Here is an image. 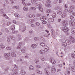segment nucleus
I'll return each instance as SVG.
<instances>
[{
	"instance_id": "46",
	"label": "nucleus",
	"mask_w": 75,
	"mask_h": 75,
	"mask_svg": "<svg viewBox=\"0 0 75 75\" xmlns=\"http://www.w3.org/2000/svg\"><path fill=\"white\" fill-rule=\"evenodd\" d=\"M22 4H23V5H24V6H27V4H25L24 1H22Z\"/></svg>"
},
{
	"instance_id": "8",
	"label": "nucleus",
	"mask_w": 75,
	"mask_h": 75,
	"mask_svg": "<svg viewBox=\"0 0 75 75\" xmlns=\"http://www.w3.org/2000/svg\"><path fill=\"white\" fill-rule=\"evenodd\" d=\"M57 14L61 15L62 14V9H60L59 10H58L57 11Z\"/></svg>"
},
{
	"instance_id": "11",
	"label": "nucleus",
	"mask_w": 75,
	"mask_h": 75,
	"mask_svg": "<svg viewBox=\"0 0 75 75\" xmlns=\"http://www.w3.org/2000/svg\"><path fill=\"white\" fill-rule=\"evenodd\" d=\"M46 20V18L44 16H42L40 17V20L41 21H44Z\"/></svg>"
},
{
	"instance_id": "24",
	"label": "nucleus",
	"mask_w": 75,
	"mask_h": 75,
	"mask_svg": "<svg viewBox=\"0 0 75 75\" xmlns=\"http://www.w3.org/2000/svg\"><path fill=\"white\" fill-rule=\"evenodd\" d=\"M39 52L40 54H44V51L43 50H41Z\"/></svg>"
},
{
	"instance_id": "12",
	"label": "nucleus",
	"mask_w": 75,
	"mask_h": 75,
	"mask_svg": "<svg viewBox=\"0 0 75 75\" xmlns=\"http://www.w3.org/2000/svg\"><path fill=\"white\" fill-rule=\"evenodd\" d=\"M71 32L72 34H74L75 33V28H72L71 30Z\"/></svg>"
},
{
	"instance_id": "52",
	"label": "nucleus",
	"mask_w": 75,
	"mask_h": 75,
	"mask_svg": "<svg viewBox=\"0 0 75 75\" xmlns=\"http://www.w3.org/2000/svg\"><path fill=\"white\" fill-rule=\"evenodd\" d=\"M21 52H23V53H25V50L24 49H22L21 50Z\"/></svg>"
},
{
	"instance_id": "14",
	"label": "nucleus",
	"mask_w": 75,
	"mask_h": 75,
	"mask_svg": "<svg viewBox=\"0 0 75 75\" xmlns=\"http://www.w3.org/2000/svg\"><path fill=\"white\" fill-rule=\"evenodd\" d=\"M66 42H67V43L69 45L71 44V41L69 40H66Z\"/></svg>"
},
{
	"instance_id": "3",
	"label": "nucleus",
	"mask_w": 75,
	"mask_h": 75,
	"mask_svg": "<svg viewBox=\"0 0 75 75\" xmlns=\"http://www.w3.org/2000/svg\"><path fill=\"white\" fill-rule=\"evenodd\" d=\"M34 21V20L33 19H28L27 21V23L29 24H31Z\"/></svg>"
},
{
	"instance_id": "44",
	"label": "nucleus",
	"mask_w": 75,
	"mask_h": 75,
	"mask_svg": "<svg viewBox=\"0 0 75 75\" xmlns=\"http://www.w3.org/2000/svg\"><path fill=\"white\" fill-rule=\"evenodd\" d=\"M63 22H64V23H65L66 25H67L68 23V22L67 21H63Z\"/></svg>"
},
{
	"instance_id": "60",
	"label": "nucleus",
	"mask_w": 75,
	"mask_h": 75,
	"mask_svg": "<svg viewBox=\"0 0 75 75\" xmlns=\"http://www.w3.org/2000/svg\"><path fill=\"white\" fill-rule=\"evenodd\" d=\"M11 3H14V0H11Z\"/></svg>"
},
{
	"instance_id": "55",
	"label": "nucleus",
	"mask_w": 75,
	"mask_h": 75,
	"mask_svg": "<svg viewBox=\"0 0 75 75\" xmlns=\"http://www.w3.org/2000/svg\"><path fill=\"white\" fill-rule=\"evenodd\" d=\"M36 67L37 68H41V66L40 65H36Z\"/></svg>"
},
{
	"instance_id": "51",
	"label": "nucleus",
	"mask_w": 75,
	"mask_h": 75,
	"mask_svg": "<svg viewBox=\"0 0 75 75\" xmlns=\"http://www.w3.org/2000/svg\"><path fill=\"white\" fill-rule=\"evenodd\" d=\"M5 31L6 33H9V30L7 28H5Z\"/></svg>"
},
{
	"instance_id": "18",
	"label": "nucleus",
	"mask_w": 75,
	"mask_h": 75,
	"mask_svg": "<svg viewBox=\"0 0 75 75\" xmlns=\"http://www.w3.org/2000/svg\"><path fill=\"white\" fill-rule=\"evenodd\" d=\"M28 17L30 18H33L35 17V16L32 15L31 14H29L28 15Z\"/></svg>"
},
{
	"instance_id": "6",
	"label": "nucleus",
	"mask_w": 75,
	"mask_h": 75,
	"mask_svg": "<svg viewBox=\"0 0 75 75\" xmlns=\"http://www.w3.org/2000/svg\"><path fill=\"white\" fill-rule=\"evenodd\" d=\"M69 24L70 25H73V26L75 25V22L72 21H70L69 22Z\"/></svg>"
},
{
	"instance_id": "43",
	"label": "nucleus",
	"mask_w": 75,
	"mask_h": 75,
	"mask_svg": "<svg viewBox=\"0 0 75 75\" xmlns=\"http://www.w3.org/2000/svg\"><path fill=\"white\" fill-rule=\"evenodd\" d=\"M25 30H26V28H25V27H24L22 29V32H24V31H25Z\"/></svg>"
},
{
	"instance_id": "10",
	"label": "nucleus",
	"mask_w": 75,
	"mask_h": 75,
	"mask_svg": "<svg viewBox=\"0 0 75 75\" xmlns=\"http://www.w3.org/2000/svg\"><path fill=\"white\" fill-rule=\"evenodd\" d=\"M18 39L19 40H21L22 39V37H21V36L20 34H18Z\"/></svg>"
},
{
	"instance_id": "34",
	"label": "nucleus",
	"mask_w": 75,
	"mask_h": 75,
	"mask_svg": "<svg viewBox=\"0 0 75 75\" xmlns=\"http://www.w3.org/2000/svg\"><path fill=\"white\" fill-rule=\"evenodd\" d=\"M70 8L71 10H73L74 8V6L71 5L70 6Z\"/></svg>"
},
{
	"instance_id": "54",
	"label": "nucleus",
	"mask_w": 75,
	"mask_h": 75,
	"mask_svg": "<svg viewBox=\"0 0 75 75\" xmlns=\"http://www.w3.org/2000/svg\"><path fill=\"white\" fill-rule=\"evenodd\" d=\"M6 48L8 50H11V48L10 47H7Z\"/></svg>"
},
{
	"instance_id": "38",
	"label": "nucleus",
	"mask_w": 75,
	"mask_h": 75,
	"mask_svg": "<svg viewBox=\"0 0 75 75\" xmlns=\"http://www.w3.org/2000/svg\"><path fill=\"white\" fill-rule=\"evenodd\" d=\"M69 13H73V9H69Z\"/></svg>"
},
{
	"instance_id": "53",
	"label": "nucleus",
	"mask_w": 75,
	"mask_h": 75,
	"mask_svg": "<svg viewBox=\"0 0 75 75\" xmlns=\"http://www.w3.org/2000/svg\"><path fill=\"white\" fill-rule=\"evenodd\" d=\"M36 25H37V26H39V25H40V23L38 22H36Z\"/></svg>"
},
{
	"instance_id": "36",
	"label": "nucleus",
	"mask_w": 75,
	"mask_h": 75,
	"mask_svg": "<svg viewBox=\"0 0 75 75\" xmlns=\"http://www.w3.org/2000/svg\"><path fill=\"white\" fill-rule=\"evenodd\" d=\"M39 10H40V11L42 12V11L43 10V9L42 8V7H41V6H40L39 8Z\"/></svg>"
},
{
	"instance_id": "61",
	"label": "nucleus",
	"mask_w": 75,
	"mask_h": 75,
	"mask_svg": "<svg viewBox=\"0 0 75 75\" xmlns=\"http://www.w3.org/2000/svg\"><path fill=\"white\" fill-rule=\"evenodd\" d=\"M31 8L33 10H36V8H35L34 7H32Z\"/></svg>"
},
{
	"instance_id": "13",
	"label": "nucleus",
	"mask_w": 75,
	"mask_h": 75,
	"mask_svg": "<svg viewBox=\"0 0 75 75\" xmlns=\"http://www.w3.org/2000/svg\"><path fill=\"white\" fill-rule=\"evenodd\" d=\"M48 21L49 22H52L54 21V18H49Z\"/></svg>"
},
{
	"instance_id": "62",
	"label": "nucleus",
	"mask_w": 75,
	"mask_h": 75,
	"mask_svg": "<svg viewBox=\"0 0 75 75\" xmlns=\"http://www.w3.org/2000/svg\"><path fill=\"white\" fill-rule=\"evenodd\" d=\"M64 7L65 8H68V5L67 4H65L64 5Z\"/></svg>"
},
{
	"instance_id": "33",
	"label": "nucleus",
	"mask_w": 75,
	"mask_h": 75,
	"mask_svg": "<svg viewBox=\"0 0 75 75\" xmlns=\"http://www.w3.org/2000/svg\"><path fill=\"white\" fill-rule=\"evenodd\" d=\"M70 18L71 20H74V18L72 16H70Z\"/></svg>"
},
{
	"instance_id": "32",
	"label": "nucleus",
	"mask_w": 75,
	"mask_h": 75,
	"mask_svg": "<svg viewBox=\"0 0 75 75\" xmlns=\"http://www.w3.org/2000/svg\"><path fill=\"white\" fill-rule=\"evenodd\" d=\"M21 75H25V72L24 71H21Z\"/></svg>"
},
{
	"instance_id": "2",
	"label": "nucleus",
	"mask_w": 75,
	"mask_h": 75,
	"mask_svg": "<svg viewBox=\"0 0 75 75\" xmlns=\"http://www.w3.org/2000/svg\"><path fill=\"white\" fill-rule=\"evenodd\" d=\"M68 28L66 26H64L62 28V30L65 33H67L68 31Z\"/></svg>"
},
{
	"instance_id": "16",
	"label": "nucleus",
	"mask_w": 75,
	"mask_h": 75,
	"mask_svg": "<svg viewBox=\"0 0 75 75\" xmlns=\"http://www.w3.org/2000/svg\"><path fill=\"white\" fill-rule=\"evenodd\" d=\"M45 51L47 52V51H48V50H49V47L47 46H46L45 47Z\"/></svg>"
},
{
	"instance_id": "47",
	"label": "nucleus",
	"mask_w": 75,
	"mask_h": 75,
	"mask_svg": "<svg viewBox=\"0 0 75 75\" xmlns=\"http://www.w3.org/2000/svg\"><path fill=\"white\" fill-rule=\"evenodd\" d=\"M10 24H11V22H8L7 23L6 25H7V26H8L10 25Z\"/></svg>"
},
{
	"instance_id": "39",
	"label": "nucleus",
	"mask_w": 75,
	"mask_h": 75,
	"mask_svg": "<svg viewBox=\"0 0 75 75\" xmlns=\"http://www.w3.org/2000/svg\"><path fill=\"white\" fill-rule=\"evenodd\" d=\"M34 39L35 41H38V40H40V38H39L35 37L34 38Z\"/></svg>"
},
{
	"instance_id": "27",
	"label": "nucleus",
	"mask_w": 75,
	"mask_h": 75,
	"mask_svg": "<svg viewBox=\"0 0 75 75\" xmlns=\"http://www.w3.org/2000/svg\"><path fill=\"white\" fill-rule=\"evenodd\" d=\"M36 71L37 73L38 74H42V71H40L39 70H37Z\"/></svg>"
},
{
	"instance_id": "29",
	"label": "nucleus",
	"mask_w": 75,
	"mask_h": 75,
	"mask_svg": "<svg viewBox=\"0 0 75 75\" xmlns=\"http://www.w3.org/2000/svg\"><path fill=\"white\" fill-rule=\"evenodd\" d=\"M71 70L73 72H75V67H71Z\"/></svg>"
},
{
	"instance_id": "45",
	"label": "nucleus",
	"mask_w": 75,
	"mask_h": 75,
	"mask_svg": "<svg viewBox=\"0 0 75 75\" xmlns=\"http://www.w3.org/2000/svg\"><path fill=\"white\" fill-rule=\"evenodd\" d=\"M17 48L18 49H21V46L20 45H18V46H17Z\"/></svg>"
},
{
	"instance_id": "20",
	"label": "nucleus",
	"mask_w": 75,
	"mask_h": 75,
	"mask_svg": "<svg viewBox=\"0 0 75 75\" xmlns=\"http://www.w3.org/2000/svg\"><path fill=\"white\" fill-rule=\"evenodd\" d=\"M35 6L36 7L39 8L40 7H41V5L39 4H35Z\"/></svg>"
},
{
	"instance_id": "26",
	"label": "nucleus",
	"mask_w": 75,
	"mask_h": 75,
	"mask_svg": "<svg viewBox=\"0 0 75 75\" xmlns=\"http://www.w3.org/2000/svg\"><path fill=\"white\" fill-rule=\"evenodd\" d=\"M51 62L52 63V64H55L56 63L55 61V60L52 59L51 60Z\"/></svg>"
},
{
	"instance_id": "9",
	"label": "nucleus",
	"mask_w": 75,
	"mask_h": 75,
	"mask_svg": "<svg viewBox=\"0 0 75 75\" xmlns=\"http://www.w3.org/2000/svg\"><path fill=\"white\" fill-rule=\"evenodd\" d=\"M10 53H5L4 54V57L5 58H7V57H8L10 55Z\"/></svg>"
},
{
	"instance_id": "5",
	"label": "nucleus",
	"mask_w": 75,
	"mask_h": 75,
	"mask_svg": "<svg viewBox=\"0 0 75 75\" xmlns=\"http://www.w3.org/2000/svg\"><path fill=\"white\" fill-rule=\"evenodd\" d=\"M69 38L71 40V42H72L73 43L75 42V39H74V38H73V37L70 36Z\"/></svg>"
},
{
	"instance_id": "58",
	"label": "nucleus",
	"mask_w": 75,
	"mask_h": 75,
	"mask_svg": "<svg viewBox=\"0 0 75 75\" xmlns=\"http://www.w3.org/2000/svg\"><path fill=\"white\" fill-rule=\"evenodd\" d=\"M61 17L62 18H64V17H65V14H63L62 15Z\"/></svg>"
},
{
	"instance_id": "42",
	"label": "nucleus",
	"mask_w": 75,
	"mask_h": 75,
	"mask_svg": "<svg viewBox=\"0 0 75 75\" xmlns=\"http://www.w3.org/2000/svg\"><path fill=\"white\" fill-rule=\"evenodd\" d=\"M51 10L50 9H47L46 11V12L47 13H51Z\"/></svg>"
},
{
	"instance_id": "28",
	"label": "nucleus",
	"mask_w": 75,
	"mask_h": 75,
	"mask_svg": "<svg viewBox=\"0 0 75 75\" xmlns=\"http://www.w3.org/2000/svg\"><path fill=\"white\" fill-rule=\"evenodd\" d=\"M11 56L13 57H16V54L14 53H12L11 54Z\"/></svg>"
},
{
	"instance_id": "63",
	"label": "nucleus",
	"mask_w": 75,
	"mask_h": 75,
	"mask_svg": "<svg viewBox=\"0 0 75 75\" xmlns=\"http://www.w3.org/2000/svg\"><path fill=\"white\" fill-rule=\"evenodd\" d=\"M13 23L14 24H17V22H16V21L14 20L13 21Z\"/></svg>"
},
{
	"instance_id": "48",
	"label": "nucleus",
	"mask_w": 75,
	"mask_h": 75,
	"mask_svg": "<svg viewBox=\"0 0 75 75\" xmlns=\"http://www.w3.org/2000/svg\"><path fill=\"white\" fill-rule=\"evenodd\" d=\"M43 21L42 22V24H47V21H45V20Z\"/></svg>"
},
{
	"instance_id": "30",
	"label": "nucleus",
	"mask_w": 75,
	"mask_h": 75,
	"mask_svg": "<svg viewBox=\"0 0 75 75\" xmlns=\"http://www.w3.org/2000/svg\"><path fill=\"white\" fill-rule=\"evenodd\" d=\"M35 62L36 64H38L39 62V60L37 59H35Z\"/></svg>"
},
{
	"instance_id": "22",
	"label": "nucleus",
	"mask_w": 75,
	"mask_h": 75,
	"mask_svg": "<svg viewBox=\"0 0 75 75\" xmlns=\"http://www.w3.org/2000/svg\"><path fill=\"white\" fill-rule=\"evenodd\" d=\"M62 45L63 47H66L67 45V44L65 42H63L62 43Z\"/></svg>"
},
{
	"instance_id": "25",
	"label": "nucleus",
	"mask_w": 75,
	"mask_h": 75,
	"mask_svg": "<svg viewBox=\"0 0 75 75\" xmlns=\"http://www.w3.org/2000/svg\"><path fill=\"white\" fill-rule=\"evenodd\" d=\"M31 47L32 48H35V47H37V45L36 44H32L31 45Z\"/></svg>"
},
{
	"instance_id": "41",
	"label": "nucleus",
	"mask_w": 75,
	"mask_h": 75,
	"mask_svg": "<svg viewBox=\"0 0 75 75\" xmlns=\"http://www.w3.org/2000/svg\"><path fill=\"white\" fill-rule=\"evenodd\" d=\"M52 16L53 17V18H55L56 17V14L54 13L52 14Z\"/></svg>"
},
{
	"instance_id": "21",
	"label": "nucleus",
	"mask_w": 75,
	"mask_h": 75,
	"mask_svg": "<svg viewBox=\"0 0 75 75\" xmlns=\"http://www.w3.org/2000/svg\"><path fill=\"white\" fill-rule=\"evenodd\" d=\"M10 38H11V36H8L7 38V41L8 42H10Z\"/></svg>"
},
{
	"instance_id": "59",
	"label": "nucleus",
	"mask_w": 75,
	"mask_h": 75,
	"mask_svg": "<svg viewBox=\"0 0 75 75\" xmlns=\"http://www.w3.org/2000/svg\"><path fill=\"white\" fill-rule=\"evenodd\" d=\"M15 8H16V9H18V8H19V6H15Z\"/></svg>"
},
{
	"instance_id": "7",
	"label": "nucleus",
	"mask_w": 75,
	"mask_h": 75,
	"mask_svg": "<svg viewBox=\"0 0 75 75\" xmlns=\"http://www.w3.org/2000/svg\"><path fill=\"white\" fill-rule=\"evenodd\" d=\"M15 25H12L11 27V30H12V33H13V34H14V33H16V32L15 31H13L14 29H15V27H14Z\"/></svg>"
},
{
	"instance_id": "31",
	"label": "nucleus",
	"mask_w": 75,
	"mask_h": 75,
	"mask_svg": "<svg viewBox=\"0 0 75 75\" xmlns=\"http://www.w3.org/2000/svg\"><path fill=\"white\" fill-rule=\"evenodd\" d=\"M14 16L16 17H20V15L17 13H15L14 14Z\"/></svg>"
},
{
	"instance_id": "4",
	"label": "nucleus",
	"mask_w": 75,
	"mask_h": 75,
	"mask_svg": "<svg viewBox=\"0 0 75 75\" xmlns=\"http://www.w3.org/2000/svg\"><path fill=\"white\" fill-rule=\"evenodd\" d=\"M55 71H56V70H55V67L54 66H52V70L51 72L53 74L54 73H55Z\"/></svg>"
},
{
	"instance_id": "50",
	"label": "nucleus",
	"mask_w": 75,
	"mask_h": 75,
	"mask_svg": "<svg viewBox=\"0 0 75 75\" xmlns=\"http://www.w3.org/2000/svg\"><path fill=\"white\" fill-rule=\"evenodd\" d=\"M45 5L47 6V7H51V5L50 4H46Z\"/></svg>"
},
{
	"instance_id": "49",
	"label": "nucleus",
	"mask_w": 75,
	"mask_h": 75,
	"mask_svg": "<svg viewBox=\"0 0 75 75\" xmlns=\"http://www.w3.org/2000/svg\"><path fill=\"white\" fill-rule=\"evenodd\" d=\"M35 2V0H31V3L32 4H34V3Z\"/></svg>"
},
{
	"instance_id": "64",
	"label": "nucleus",
	"mask_w": 75,
	"mask_h": 75,
	"mask_svg": "<svg viewBox=\"0 0 75 75\" xmlns=\"http://www.w3.org/2000/svg\"><path fill=\"white\" fill-rule=\"evenodd\" d=\"M70 72H71L70 71H68L67 72V74H68V75H69V74H70Z\"/></svg>"
},
{
	"instance_id": "15",
	"label": "nucleus",
	"mask_w": 75,
	"mask_h": 75,
	"mask_svg": "<svg viewBox=\"0 0 75 75\" xmlns=\"http://www.w3.org/2000/svg\"><path fill=\"white\" fill-rule=\"evenodd\" d=\"M44 71L45 74L47 75H48V70H47V69H44Z\"/></svg>"
},
{
	"instance_id": "35",
	"label": "nucleus",
	"mask_w": 75,
	"mask_h": 75,
	"mask_svg": "<svg viewBox=\"0 0 75 75\" xmlns=\"http://www.w3.org/2000/svg\"><path fill=\"white\" fill-rule=\"evenodd\" d=\"M40 45L41 46H42V47H44V46H45V43L41 42L40 43Z\"/></svg>"
},
{
	"instance_id": "37",
	"label": "nucleus",
	"mask_w": 75,
	"mask_h": 75,
	"mask_svg": "<svg viewBox=\"0 0 75 75\" xmlns=\"http://www.w3.org/2000/svg\"><path fill=\"white\" fill-rule=\"evenodd\" d=\"M4 48H5L4 46L2 45H0V48H1V50H3L4 49Z\"/></svg>"
},
{
	"instance_id": "56",
	"label": "nucleus",
	"mask_w": 75,
	"mask_h": 75,
	"mask_svg": "<svg viewBox=\"0 0 75 75\" xmlns=\"http://www.w3.org/2000/svg\"><path fill=\"white\" fill-rule=\"evenodd\" d=\"M23 44V42H20L19 43L18 45H22Z\"/></svg>"
},
{
	"instance_id": "19",
	"label": "nucleus",
	"mask_w": 75,
	"mask_h": 75,
	"mask_svg": "<svg viewBox=\"0 0 75 75\" xmlns=\"http://www.w3.org/2000/svg\"><path fill=\"white\" fill-rule=\"evenodd\" d=\"M23 10L25 11H27L28 10V8L27 7L25 6L23 8Z\"/></svg>"
},
{
	"instance_id": "1",
	"label": "nucleus",
	"mask_w": 75,
	"mask_h": 75,
	"mask_svg": "<svg viewBox=\"0 0 75 75\" xmlns=\"http://www.w3.org/2000/svg\"><path fill=\"white\" fill-rule=\"evenodd\" d=\"M12 71L14 72V74L17 75L18 74V67L17 66L15 67L14 68L12 69Z\"/></svg>"
},
{
	"instance_id": "57",
	"label": "nucleus",
	"mask_w": 75,
	"mask_h": 75,
	"mask_svg": "<svg viewBox=\"0 0 75 75\" xmlns=\"http://www.w3.org/2000/svg\"><path fill=\"white\" fill-rule=\"evenodd\" d=\"M11 39L12 40H15V38H14V36H12L11 37Z\"/></svg>"
},
{
	"instance_id": "17",
	"label": "nucleus",
	"mask_w": 75,
	"mask_h": 75,
	"mask_svg": "<svg viewBox=\"0 0 75 75\" xmlns=\"http://www.w3.org/2000/svg\"><path fill=\"white\" fill-rule=\"evenodd\" d=\"M29 69H30V71L34 70V67L33 66H30L29 67Z\"/></svg>"
},
{
	"instance_id": "40",
	"label": "nucleus",
	"mask_w": 75,
	"mask_h": 75,
	"mask_svg": "<svg viewBox=\"0 0 75 75\" xmlns=\"http://www.w3.org/2000/svg\"><path fill=\"white\" fill-rule=\"evenodd\" d=\"M71 56L72 58H75V54L74 53H71Z\"/></svg>"
},
{
	"instance_id": "23",
	"label": "nucleus",
	"mask_w": 75,
	"mask_h": 75,
	"mask_svg": "<svg viewBox=\"0 0 75 75\" xmlns=\"http://www.w3.org/2000/svg\"><path fill=\"white\" fill-rule=\"evenodd\" d=\"M43 36L44 37H47V38H48V35L47 34L45 33H43Z\"/></svg>"
}]
</instances>
